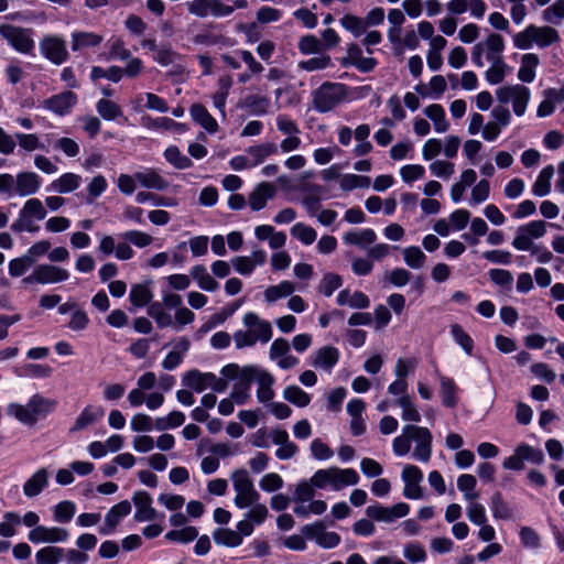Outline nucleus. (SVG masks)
Returning a JSON list of instances; mask_svg holds the SVG:
<instances>
[{"label":"nucleus","instance_id":"nucleus-31","mask_svg":"<svg viewBox=\"0 0 564 564\" xmlns=\"http://www.w3.org/2000/svg\"><path fill=\"white\" fill-rule=\"evenodd\" d=\"M96 110L98 115L107 121H113L118 119L119 117L123 116L122 109L120 106L108 99V98H101L96 102Z\"/></svg>","mask_w":564,"mask_h":564},{"label":"nucleus","instance_id":"nucleus-49","mask_svg":"<svg viewBox=\"0 0 564 564\" xmlns=\"http://www.w3.org/2000/svg\"><path fill=\"white\" fill-rule=\"evenodd\" d=\"M20 212L22 217L26 216L30 219L35 218L36 220H43L46 216V210L44 209L42 202L37 198L26 200Z\"/></svg>","mask_w":564,"mask_h":564},{"label":"nucleus","instance_id":"nucleus-2","mask_svg":"<svg viewBox=\"0 0 564 564\" xmlns=\"http://www.w3.org/2000/svg\"><path fill=\"white\" fill-rule=\"evenodd\" d=\"M57 402L43 395L33 394L25 405L12 403L9 405V414L13 415L24 425L33 426L40 419H45L56 409Z\"/></svg>","mask_w":564,"mask_h":564},{"label":"nucleus","instance_id":"nucleus-33","mask_svg":"<svg viewBox=\"0 0 564 564\" xmlns=\"http://www.w3.org/2000/svg\"><path fill=\"white\" fill-rule=\"evenodd\" d=\"M279 148L273 142L249 147L247 152L253 159L252 166L261 164L268 156L276 154Z\"/></svg>","mask_w":564,"mask_h":564},{"label":"nucleus","instance_id":"nucleus-47","mask_svg":"<svg viewBox=\"0 0 564 564\" xmlns=\"http://www.w3.org/2000/svg\"><path fill=\"white\" fill-rule=\"evenodd\" d=\"M291 236L300 240L303 245H312L317 237L314 228L303 223H297L291 228Z\"/></svg>","mask_w":564,"mask_h":564},{"label":"nucleus","instance_id":"nucleus-36","mask_svg":"<svg viewBox=\"0 0 564 564\" xmlns=\"http://www.w3.org/2000/svg\"><path fill=\"white\" fill-rule=\"evenodd\" d=\"M273 383H274L273 376L267 371H262V373L258 378L257 398H258L259 402L265 403L273 399V397H274V392L272 390Z\"/></svg>","mask_w":564,"mask_h":564},{"label":"nucleus","instance_id":"nucleus-22","mask_svg":"<svg viewBox=\"0 0 564 564\" xmlns=\"http://www.w3.org/2000/svg\"><path fill=\"white\" fill-rule=\"evenodd\" d=\"M377 235L371 228H364L361 230H349L343 236V241L348 246H357L366 248L376 241Z\"/></svg>","mask_w":564,"mask_h":564},{"label":"nucleus","instance_id":"nucleus-63","mask_svg":"<svg viewBox=\"0 0 564 564\" xmlns=\"http://www.w3.org/2000/svg\"><path fill=\"white\" fill-rule=\"evenodd\" d=\"M532 31H535V25L530 24L524 31L513 35V45L519 50H529L534 43Z\"/></svg>","mask_w":564,"mask_h":564},{"label":"nucleus","instance_id":"nucleus-18","mask_svg":"<svg viewBox=\"0 0 564 564\" xmlns=\"http://www.w3.org/2000/svg\"><path fill=\"white\" fill-rule=\"evenodd\" d=\"M48 486V473L45 468L36 470L23 485V494L33 498Z\"/></svg>","mask_w":564,"mask_h":564},{"label":"nucleus","instance_id":"nucleus-1","mask_svg":"<svg viewBox=\"0 0 564 564\" xmlns=\"http://www.w3.org/2000/svg\"><path fill=\"white\" fill-rule=\"evenodd\" d=\"M546 232V224L543 220H532L525 225H521L517 229L516 237L512 240V247L520 251L531 250L540 263H549L553 259V254L546 247L533 245L532 239L541 238Z\"/></svg>","mask_w":564,"mask_h":564},{"label":"nucleus","instance_id":"nucleus-12","mask_svg":"<svg viewBox=\"0 0 564 564\" xmlns=\"http://www.w3.org/2000/svg\"><path fill=\"white\" fill-rule=\"evenodd\" d=\"M132 501L135 506L134 520L138 522L151 521L155 518L156 511L152 507V497L144 490L133 494Z\"/></svg>","mask_w":564,"mask_h":564},{"label":"nucleus","instance_id":"nucleus-9","mask_svg":"<svg viewBox=\"0 0 564 564\" xmlns=\"http://www.w3.org/2000/svg\"><path fill=\"white\" fill-rule=\"evenodd\" d=\"M77 95L72 90H64L59 94L53 95L43 101V108L59 116L64 117L70 113L72 109L77 104Z\"/></svg>","mask_w":564,"mask_h":564},{"label":"nucleus","instance_id":"nucleus-52","mask_svg":"<svg viewBox=\"0 0 564 564\" xmlns=\"http://www.w3.org/2000/svg\"><path fill=\"white\" fill-rule=\"evenodd\" d=\"M397 403L402 409V420L410 422H420L421 414L413 404L409 395H402L398 399Z\"/></svg>","mask_w":564,"mask_h":564},{"label":"nucleus","instance_id":"nucleus-20","mask_svg":"<svg viewBox=\"0 0 564 564\" xmlns=\"http://www.w3.org/2000/svg\"><path fill=\"white\" fill-rule=\"evenodd\" d=\"M134 178L145 188L165 191L169 187V182L152 169L135 172Z\"/></svg>","mask_w":564,"mask_h":564},{"label":"nucleus","instance_id":"nucleus-54","mask_svg":"<svg viewBox=\"0 0 564 564\" xmlns=\"http://www.w3.org/2000/svg\"><path fill=\"white\" fill-rule=\"evenodd\" d=\"M521 457L524 460L541 465L544 462V453L541 448L533 447L527 443L518 445Z\"/></svg>","mask_w":564,"mask_h":564},{"label":"nucleus","instance_id":"nucleus-13","mask_svg":"<svg viewBox=\"0 0 564 564\" xmlns=\"http://www.w3.org/2000/svg\"><path fill=\"white\" fill-rule=\"evenodd\" d=\"M275 187L273 184L262 182L258 184L249 194L248 204L253 212H259L267 206L269 199L275 195Z\"/></svg>","mask_w":564,"mask_h":564},{"label":"nucleus","instance_id":"nucleus-15","mask_svg":"<svg viewBox=\"0 0 564 564\" xmlns=\"http://www.w3.org/2000/svg\"><path fill=\"white\" fill-rule=\"evenodd\" d=\"M35 278L40 284L58 283L68 280L69 272L53 264H40L35 268Z\"/></svg>","mask_w":564,"mask_h":564},{"label":"nucleus","instance_id":"nucleus-53","mask_svg":"<svg viewBox=\"0 0 564 564\" xmlns=\"http://www.w3.org/2000/svg\"><path fill=\"white\" fill-rule=\"evenodd\" d=\"M120 238L138 248L148 247L153 241V238L149 234L140 230H128L121 234Z\"/></svg>","mask_w":564,"mask_h":564},{"label":"nucleus","instance_id":"nucleus-34","mask_svg":"<svg viewBox=\"0 0 564 564\" xmlns=\"http://www.w3.org/2000/svg\"><path fill=\"white\" fill-rule=\"evenodd\" d=\"M130 512L131 503L128 500H122L108 510L105 516V523L109 527H117Z\"/></svg>","mask_w":564,"mask_h":564},{"label":"nucleus","instance_id":"nucleus-23","mask_svg":"<svg viewBox=\"0 0 564 564\" xmlns=\"http://www.w3.org/2000/svg\"><path fill=\"white\" fill-rule=\"evenodd\" d=\"M105 415V411L101 406L87 405L80 414L77 416L74 425L69 429L70 433L82 431L88 425L95 423L97 420Z\"/></svg>","mask_w":564,"mask_h":564},{"label":"nucleus","instance_id":"nucleus-46","mask_svg":"<svg viewBox=\"0 0 564 564\" xmlns=\"http://www.w3.org/2000/svg\"><path fill=\"white\" fill-rule=\"evenodd\" d=\"M198 536V530L195 527L188 525L180 530H171L165 534V539L177 543H188Z\"/></svg>","mask_w":564,"mask_h":564},{"label":"nucleus","instance_id":"nucleus-38","mask_svg":"<svg viewBox=\"0 0 564 564\" xmlns=\"http://www.w3.org/2000/svg\"><path fill=\"white\" fill-rule=\"evenodd\" d=\"M283 398L290 403L305 408L311 402V395L301 389L299 386H288L283 391Z\"/></svg>","mask_w":564,"mask_h":564},{"label":"nucleus","instance_id":"nucleus-32","mask_svg":"<svg viewBox=\"0 0 564 564\" xmlns=\"http://www.w3.org/2000/svg\"><path fill=\"white\" fill-rule=\"evenodd\" d=\"M213 539L216 544L227 547H237L242 543L240 534L229 528H217L213 532Z\"/></svg>","mask_w":564,"mask_h":564},{"label":"nucleus","instance_id":"nucleus-60","mask_svg":"<svg viewBox=\"0 0 564 564\" xmlns=\"http://www.w3.org/2000/svg\"><path fill=\"white\" fill-rule=\"evenodd\" d=\"M322 46V42L313 34L302 36L297 44L299 51L305 55L318 53Z\"/></svg>","mask_w":564,"mask_h":564},{"label":"nucleus","instance_id":"nucleus-24","mask_svg":"<svg viewBox=\"0 0 564 564\" xmlns=\"http://www.w3.org/2000/svg\"><path fill=\"white\" fill-rule=\"evenodd\" d=\"M207 376H210V372H200L197 369H192L183 375L182 383L195 392L200 393L209 388L210 383L206 378Z\"/></svg>","mask_w":564,"mask_h":564},{"label":"nucleus","instance_id":"nucleus-44","mask_svg":"<svg viewBox=\"0 0 564 564\" xmlns=\"http://www.w3.org/2000/svg\"><path fill=\"white\" fill-rule=\"evenodd\" d=\"M487 47V59L490 62H496L500 57V54L505 50V41L503 37L498 33H491L488 35L486 40Z\"/></svg>","mask_w":564,"mask_h":564},{"label":"nucleus","instance_id":"nucleus-58","mask_svg":"<svg viewBox=\"0 0 564 564\" xmlns=\"http://www.w3.org/2000/svg\"><path fill=\"white\" fill-rule=\"evenodd\" d=\"M332 65L329 55L315 56L306 61H301L299 67L306 72L325 69Z\"/></svg>","mask_w":564,"mask_h":564},{"label":"nucleus","instance_id":"nucleus-29","mask_svg":"<svg viewBox=\"0 0 564 564\" xmlns=\"http://www.w3.org/2000/svg\"><path fill=\"white\" fill-rule=\"evenodd\" d=\"M457 386L448 377L441 378V400L445 408L454 409L458 403Z\"/></svg>","mask_w":564,"mask_h":564},{"label":"nucleus","instance_id":"nucleus-8","mask_svg":"<svg viewBox=\"0 0 564 564\" xmlns=\"http://www.w3.org/2000/svg\"><path fill=\"white\" fill-rule=\"evenodd\" d=\"M39 48L42 56L54 65H62L69 58L66 41L59 35H45Z\"/></svg>","mask_w":564,"mask_h":564},{"label":"nucleus","instance_id":"nucleus-6","mask_svg":"<svg viewBox=\"0 0 564 564\" xmlns=\"http://www.w3.org/2000/svg\"><path fill=\"white\" fill-rule=\"evenodd\" d=\"M33 31L12 24H0V35L8 44L19 53L32 54L35 43L32 39Z\"/></svg>","mask_w":564,"mask_h":564},{"label":"nucleus","instance_id":"nucleus-25","mask_svg":"<svg viewBox=\"0 0 564 564\" xmlns=\"http://www.w3.org/2000/svg\"><path fill=\"white\" fill-rule=\"evenodd\" d=\"M191 276L197 282L198 288L206 292L218 290V282L207 272L204 264H196L191 269Z\"/></svg>","mask_w":564,"mask_h":564},{"label":"nucleus","instance_id":"nucleus-11","mask_svg":"<svg viewBox=\"0 0 564 564\" xmlns=\"http://www.w3.org/2000/svg\"><path fill=\"white\" fill-rule=\"evenodd\" d=\"M42 177L34 172H20L14 178V195L25 197L39 192Z\"/></svg>","mask_w":564,"mask_h":564},{"label":"nucleus","instance_id":"nucleus-7","mask_svg":"<svg viewBox=\"0 0 564 564\" xmlns=\"http://www.w3.org/2000/svg\"><path fill=\"white\" fill-rule=\"evenodd\" d=\"M402 432L405 435H410L416 442V446L413 453V457L420 462L426 463L430 460L432 455V433L427 427L417 425H404Z\"/></svg>","mask_w":564,"mask_h":564},{"label":"nucleus","instance_id":"nucleus-35","mask_svg":"<svg viewBox=\"0 0 564 564\" xmlns=\"http://www.w3.org/2000/svg\"><path fill=\"white\" fill-rule=\"evenodd\" d=\"M242 107L250 110L253 116H264L270 107V99L260 95H248L243 101Z\"/></svg>","mask_w":564,"mask_h":564},{"label":"nucleus","instance_id":"nucleus-19","mask_svg":"<svg viewBox=\"0 0 564 564\" xmlns=\"http://www.w3.org/2000/svg\"><path fill=\"white\" fill-rule=\"evenodd\" d=\"M189 113L192 119L202 126L207 132L216 133L218 131V123L216 119L202 104H193L189 108Z\"/></svg>","mask_w":564,"mask_h":564},{"label":"nucleus","instance_id":"nucleus-64","mask_svg":"<svg viewBox=\"0 0 564 564\" xmlns=\"http://www.w3.org/2000/svg\"><path fill=\"white\" fill-rule=\"evenodd\" d=\"M564 19V0H557L543 11V20L558 24Z\"/></svg>","mask_w":564,"mask_h":564},{"label":"nucleus","instance_id":"nucleus-37","mask_svg":"<svg viewBox=\"0 0 564 564\" xmlns=\"http://www.w3.org/2000/svg\"><path fill=\"white\" fill-rule=\"evenodd\" d=\"M153 299V293L147 284H134L129 294L131 304L135 307L147 306Z\"/></svg>","mask_w":564,"mask_h":564},{"label":"nucleus","instance_id":"nucleus-51","mask_svg":"<svg viewBox=\"0 0 564 564\" xmlns=\"http://www.w3.org/2000/svg\"><path fill=\"white\" fill-rule=\"evenodd\" d=\"M33 263L34 259L29 254H24L20 258H14L9 262V274L13 278L22 276L26 272V270L31 265H33Z\"/></svg>","mask_w":564,"mask_h":564},{"label":"nucleus","instance_id":"nucleus-5","mask_svg":"<svg viewBox=\"0 0 564 564\" xmlns=\"http://www.w3.org/2000/svg\"><path fill=\"white\" fill-rule=\"evenodd\" d=\"M234 489L237 492L234 502L239 509H246L260 499L259 492L254 489L253 481L246 469H237L231 475Z\"/></svg>","mask_w":564,"mask_h":564},{"label":"nucleus","instance_id":"nucleus-62","mask_svg":"<svg viewBox=\"0 0 564 564\" xmlns=\"http://www.w3.org/2000/svg\"><path fill=\"white\" fill-rule=\"evenodd\" d=\"M347 395V390L344 387L335 388L327 397L326 409L329 412H339L341 404Z\"/></svg>","mask_w":564,"mask_h":564},{"label":"nucleus","instance_id":"nucleus-50","mask_svg":"<svg viewBox=\"0 0 564 564\" xmlns=\"http://www.w3.org/2000/svg\"><path fill=\"white\" fill-rule=\"evenodd\" d=\"M403 258L404 262L412 269H421L426 260L424 252L416 246L405 248Z\"/></svg>","mask_w":564,"mask_h":564},{"label":"nucleus","instance_id":"nucleus-10","mask_svg":"<svg viewBox=\"0 0 564 564\" xmlns=\"http://www.w3.org/2000/svg\"><path fill=\"white\" fill-rule=\"evenodd\" d=\"M68 538V531L58 527L47 528L44 525H37L28 534L29 541L34 544L65 542Z\"/></svg>","mask_w":564,"mask_h":564},{"label":"nucleus","instance_id":"nucleus-61","mask_svg":"<svg viewBox=\"0 0 564 564\" xmlns=\"http://www.w3.org/2000/svg\"><path fill=\"white\" fill-rule=\"evenodd\" d=\"M492 63V66L486 72V80L490 85H498L505 79V68L507 65L502 58H498L496 62Z\"/></svg>","mask_w":564,"mask_h":564},{"label":"nucleus","instance_id":"nucleus-42","mask_svg":"<svg viewBox=\"0 0 564 564\" xmlns=\"http://www.w3.org/2000/svg\"><path fill=\"white\" fill-rule=\"evenodd\" d=\"M371 180L369 176L357 174H344L340 177V188L345 192H350L355 188H367L370 186Z\"/></svg>","mask_w":564,"mask_h":564},{"label":"nucleus","instance_id":"nucleus-59","mask_svg":"<svg viewBox=\"0 0 564 564\" xmlns=\"http://www.w3.org/2000/svg\"><path fill=\"white\" fill-rule=\"evenodd\" d=\"M107 181L102 175L95 176L87 186L88 196L86 203H94V200L107 189Z\"/></svg>","mask_w":564,"mask_h":564},{"label":"nucleus","instance_id":"nucleus-43","mask_svg":"<svg viewBox=\"0 0 564 564\" xmlns=\"http://www.w3.org/2000/svg\"><path fill=\"white\" fill-rule=\"evenodd\" d=\"M340 25L348 32L351 33L354 37H359L364 33H366V25L362 18H359L354 14H345L339 20Z\"/></svg>","mask_w":564,"mask_h":564},{"label":"nucleus","instance_id":"nucleus-40","mask_svg":"<svg viewBox=\"0 0 564 564\" xmlns=\"http://www.w3.org/2000/svg\"><path fill=\"white\" fill-rule=\"evenodd\" d=\"M64 556V550L57 546H45L35 554L37 564H58Z\"/></svg>","mask_w":564,"mask_h":564},{"label":"nucleus","instance_id":"nucleus-14","mask_svg":"<svg viewBox=\"0 0 564 564\" xmlns=\"http://www.w3.org/2000/svg\"><path fill=\"white\" fill-rule=\"evenodd\" d=\"M312 357V366L314 368H322L327 372H330L332 369L337 365L340 352L334 346H324L316 350Z\"/></svg>","mask_w":564,"mask_h":564},{"label":"nucleus","instance_id":"nucleus-21","mask_svg":"<svg viewBox=\"0 0 564 564\" xmlns=\"http://www.w3.org/2000/svg\"><path fill=\"white\" fill-rule=\"evenodd\" d=\"M82 177L74 173H64L54 180L47 187L46 192H56L67 194L77 189L80 185Z\"/></svg>","mask_w":564,"mask_h":564},{"label":"nucleus","instance_id":"nucleus-45","mask_svg":"<svg viewBox=\"0 0 564 564\" xmlns=\"http://www.w3.org/2000/svg\"><path fill=\"white\" fill-rule=\"evenodd\" d=\"M477 479L470 474H463L457 479V488L464 494L466 500H475L478 492L475 491Z\"/></svg>","mask_w":564,"mask_h":564},{"label":"nucleus","instance_id":"nucleus-55","mask_svg":"<svg viewBox=\"0 0 564 564\" xmlns=\"http://www.w3.org/2000/svg\"><path fill=\"white\" fill-rule=\"evenodd\" d=\"M518 93L514 95L512 101L513 112L521 117L527 110L528 102L530 100V89L523 85H520Z\"/></svg>","mask_w":564,"mask_h":564},{"label":"nucleus","instance_id":"nucleus-48","mask_svg":"<svg viewBox=\"0 0 564 564\" xmlns=\"http://www.w3.org/2000/svg\"><path fill=\"white\" fill-rule=\"evenodd\" d=\"M76 512V505L73 501L64 500L54 507V520L58 523H68Z\"/></svg>","mask_w":564,"mask_h":564},{"label":"nucleus","instance_id":"nucleus-56","mask_svg":"<svg viewBox=\"0 0 564 564\" xmlns=\"http://www.w3.org/2000/svg\"><path fill=\"white\" fill-rule=\"evenodd\" d=\"M341 284L343 279L339 274L326 273L321 281L319 290L326 297H329Z\"/></svg>","mask_w":564,"mask_h":564},{"label":"nucleus","instance_id":"nucleus-27","mask_svg":"<svg viewBox=\"0 0 564 564\" xmlns=\"http://www.w3.org/2000/svg\"><path fill=\"white\" fill-rule=\"evenodd\" d=\"M539 63L540 61L536 54L527 53L522 55L518 78L523 83H532L535 78V68Z\"/></svg>","mask_w":564,"mask_h":564},{"label":"nucleus","instance_id":"nucleus-3","mask_svg":"<svg viewBox=\"0 0 564 564\" xmlns=\"http://www.w3.org/2000/svg\"><path fill=\"white\" fill-rule=\"evenodd\" d=\"M359 479L358 473L352 468L339 469L337 467H329L315 471L311 482L318 489L330 486L333 490H340L346 486L357 485Z\"/></svg>","mask_w":564,"mask_h":564},{"label":"nucleus","instance_id":"nucleus-4","mask_svg":"<svg viewBox=\"0 0 564 564\" xmlns=\"http://www.w3.org/2000/svg\"><path fill=\"white\" fill-rule=\"evenodd\" d=\"M348 86L341 83L325 82L312 93L314 109L325 113L335 109L346 99Z\"/></svg>","mask_w":564,"mask_h":564},{"label":"nucleus","instance_id":"nucleus-30","mask_svg":"<svg viewBox=\"0 0 564 564\" xmlns=\"http://www.w3.org/2000/svg\"><path fill=\"white\" fill-rule=\"evenodd\" d=\"M424 115L434 123V129L438 133L447 131L449 123L445 118V110L440 104H432L424 109Z\"/></svg>","mask_w":564,"mask_h":564},{"label":"nucleus","instance_id":"nucleus-16","mask_svg":"<svg viewBox=\"0 0 564 564\" xmlns=\"http://www.w3.org/2000/svg\"><path fill=\"white\" fill-rule=\"evenodd\" d=\"M104 36L94 32L74 31L70 34V48L73 52H80L86 48L99 46Z\"/></svg>","mask_w":564,"mask_h":564},{"label":"nucleus","instance_id":"nucleus-28","mask_svg":"<svg viewBox=\"0 0 564 564\" xmlns=\"http://www.w3.org/2000/svg\"><path fill=\"white\" fill-rule=\"evenodd\" d=\"M490 509L492 517L497 520L508 521L513 517V510L509 503L503 500L502 494L496 491L490 498Z\"/></svg>","mask_w":564,"mask_h":564},{"label":"nucleus","instance_id":"nucleus-26","mask_svg":"<svg viewBox=\"0 0 564 564\" xmlns=\"http://www.w3.org/2000/svg\"><path fill=\"white\" fill-rule=\"evenodd\" d=\"M554 175L553 165H546L539 173L532 185V194L538 197H544L551 192V180Z\"/></svg>","mask_w":564,"mask_h":564},{"label":"nucleus","instance_id":"nucleus-39","mask_svg":"<svg viewBox=\"0 0 564 564\" xmlns=\"http://www.w3.org/2000/svg\"><path fill=\"white\" fill-rule=\"evenodd\" d=\"M451 334L453 336L454 341L462 347V349L468 355L471 356L474 351V339L469 336L468 333L464 330V328L459 324H454L451 326Z\"/></svg>","mask_w":564,"mask_h":564},{"label":"nucleus","instance_id":"nucleus-57","mask_svg":"<svg viewBox=\"0 0 564 564\" xmlns=\"http://www.w3.org/2000/svg\"><path fill=\"white\" fill-rule=\"evenodd\" d=\"M366 514L368 518H370L371 520H375V521L387 522V523L392 522L390 508L384 507V506L380 505L379 502H375L373 505L368 506L366 509Z\"/></svg>","mask_w":564,"mask_h":564},{"label":"nucleus","instance_id":"nucleus-17","mask_svg":"<svg viewBox=\"0 0 564 564\" xmlns=\"http://www.w3.org/2000/svg\"><path fill=\"white\" fill-rule=\"evenodd\" d=\"M19 378L46 379L53 373V368L46 364H22L12 368Z\"/></svg>","mask_w":564,"mask_h":564},{"label":"nucleus","instance_id":"nucleus-41","mask_svg":"<svg viewBox=\"0 0 564 564\" xmlns=\"http://www.w3.org/2000/svg\"><path fill=\"white\" fill-rule=\"evenodd\" d=\"M532 35L534 43H536L540 47H546L560 41L557 31L551 26H535V31H532Z\"/></svg>","mask_w":564,"mask_h":564}]
</instances>
